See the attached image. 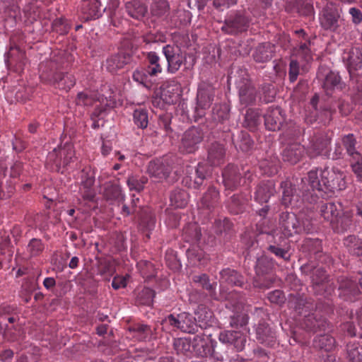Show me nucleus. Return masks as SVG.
<instances>
[{
  "label": "nucleus",
  "instance_id": "6ab92c4d",
  "mask_svg": "<svg viewBox=\"0 0 362 362\" xmlns=\"http://www.w3.org/2000/svg\"><path fill=\"white\" fill-rule=\"evenodd\" d=\"M301 326L308 332H317L327 329L329 324L327 320L320 315L317 310L315 313L305 315Z\"/></svg>",
  "mask_w": 362,
  "mask_h": 362
},
{
  "label": "nucleus",
  "instance_id": "37998d69",
  "mask_svg": "<svg viewBox=\"0 0 362 362\" xmlns=\"http://www.w3.org/2000/svg\"><path fill=\"white\" fill-rule=\"evenodd\" d=\"M341 143L349 158H355L362 156L356 148L357 141L353 134H348L341 138Z\"/></svg>",
  "mask_w": 362,
  "mask_h": 362
},
{
  "label": "nucleus",
  "instance_id": "052dcab7",
  "mask_svg": "<svg viewBox=\"0 0 362 362\" xmlns=\"http://www.w3.org/2000/svg\"><path fill=\"white\" fill-rule=\"evenodd\" d=\"M45 249V245L39 238H32L28 244L27 252L30 257H37Z\"/></svg>",
  "mask_w": 362,
  "mask_h": 362
},
{
  "label": "nucleus",
  "instance_id": "bf43d9fd",
  "mask_svg": "<svg viewBox=\"0 0 362 362\" xmlns=\"http://www.w3.org/2000/svg\"><path fill=\"white\" fill-rule=\"evenodd\" d=\"M151 77H153V76H150L147 73V69L146 68H139L136 69L132 75L133 79L142 84L146 88H149L151 86V82L150 78Z\"/></svg>",
  "mask_w": 362,
  "mask_h": 362
},
{
  "label": "nucleus",
  "instance_id": "c85d7f7f",
  "mask_svg": "<svg viewBox=\"0 0 362 362\" xmlns=\"http://www.w3.org/2000/svg\"><path fill=\"white\" fill-rule=\"evenodd\" d=\"M342 211L341 205L339 203H322L320 207L321 217L331 225Z\"/></svg>",
  "mask_w": 362,
  "mask_h": 362
},
{
  "label": "nucleus",
  "instance_id": "cd10ccee",
  "mask_svg": "<svg viewBox=\"0 0 362 362\" xmlns=\"http://www.w3.org/2000/svg\"><path fill=\"white\" fill-rule=\"evenodd\" d=\"M132 59V55L129 52L119 51L117 54L110 57L106 60V68L112 73L124 67Z\"/></svg>",
  "mask_w": 362,
  "mask_h": 362
},
{
  "label": "nucleus",
  "instance_id": "6e6d98bb",
  "mask_svg": "<svg viewBox=\"0 0 362 362\" xmlns=\"http://www.w3.org/2000/svg\"><path fill=\"white\" fill-rule=\"evenodd\" d=\"M62 156V166L65 168L69 163L74 162L75 158V151L71 144L66 143L59 150Z\"/></svg>",
  "mask_w": 362,
  "mask_h": 362
},
{
  "label": "nucleus",
  "instance_id": "423d86ee",
  "mask_svg": "<svg viewBox=\"0 0 362 362\" xmlns=\"http://www.w3.org/2000/svg\"><path fill=\"white\" fill-rule=\"evenodd\" d=\"M250 18L240 11L228 14L225 20L221 30L228 35H235L247 30Z\"/></svg>",
  "mask_w": 362,
  "mask_h": 362
},
{
  "label": "nucleus",
  "instance_id": "473e14b6",
  "mask_svg": "<svg viewBox=\"0 0 362 362\" xmlns=\"http://www.w3.org/2000/svg\"><path fill=\"white\" fill-rule=\"evenodd\" d=\"M220 283L228 284L231 286H242L243 284V276L237 271L226 268L220 272Z\"/></svg>",
  "mask_w": 362,
  "mask_h": 362
},
{
  "label": "nucleus",
  "instance_id": "7ed1b4c3",
  "mask_svg": "<svg viewBox=\"0 0 362 362\" xmlns=\"http://www.w3.org/2000/svg\"><path fill=\"white\" fill-rule=\"evenodd\" d=\"M253 315L257 321L254 326L257 341L267 346H274L276 335L275 330L266 322L268 314L263 308H255Z\"/></svg>",
  "mask_w": 362,
  "mask_h": 362
},
{
  "label": "nucleus",
  "instance_id": "aec40b11",
  "mask_svg": "<svg viewBox=\"0 0 362 362\" xmlns=\"http://www.w3.org/2000/svg\"><path fill=\"white\" fill-rule=\"evenodd\" d=\"M218 339L223 344L233 345L237 351H241L245 346L246 335L240 331L224 330L220 332Z\"/></svg>",
  "mask_w": 362,
  "mask_h": 362
},
{
  "label": "nucleus",
  "instance_id": "c9c22d12",
  "mask_svg": "<svg viewBox=\"0 0 362 362\" xmlns=\"http://www.w3.org/2000/svg\"><path fill=\"white\" fill-rule=\"evenodd\" d=\"M352 224V216L348 212L341 213L334 221L330 225L337 233H344L348 230Z\"/></svg>",
  "mask_w": 362,
  "mask_h": 362
},
{
  "label": "nucleus",
  "instance_id": "ddd939ff",
  "mask_svg": "<svg viewBox=\"0 0 362 362\" xmlns=\"http://www.w3.org/2000/svg\"><path fill=\"white\" fill-rule=\"evenodd\" d=\"M172 170L171 162L168 157L151 160L148 165V175L156 182L166 179Z\"/></svg>",
  "mask_w": 362,
  "mask_h": 362
},
{
  "label": "nucleus",
  "instance_id": "dca6fc26",
  "mask_svg": "<svg viewBox=\"0 0 362 362\" xmlns=\"http://www.w3.org/2000/svg\"><path fill=\"white\" fill-rule=\"evenodd\" d=\"M279 228L286 238L300 233L299 218L293 213H281L279 217Z\"/></svg>",
  "mask_w": 362,
  "mask_h": 362
},
{
  "label": "nucleus",
  "instance_id": "39448f33",
  "mask_svg": "<svg viewBox=\"0 0 362 362\" xmlns=\"http://www.w3.org/2000/svg\"><path fill=\"white\" fill-rule=\"evenodd\" d=\"M310 41L300 42L298 47L293 50L289 63L288 78L291 83H294L300 73V61L309 62L312 59V54L309 48Z\"/></svg>",
  "mask_w": 362,
  "mask_h": 362
},
{
  "label": "nucleus",
  "instance_id": "3c124183",
  "mask_svg": "<svg viewBox=\"0 0 362 362\" xmlns=\"http://www.w3.org/2000/svg\"><path fill=\"white\" fill-rule=\"evenodd\" d=\"M323 88L327 92V94H329V91L335 88H341V78L338 74L329 71L325 76Z\"/></svg>",
  "mask_w": 362,
  "mask_h": 362
},
{
  "label": "nucleus",
  "instance_id": "0e129e2a",
  "mask_svg": "<svg viewBox=\"0 0 362 362\" xmlns=\"http://www.w3.org/2000/svg\"><path fill=\"white\" fill-rule=\"evenodd\" d=\"M245 200L240 194H234L230 197V203L228 204V209L230 213L238 214L243 211Z\"/></svg>",
  "mask_w": 362,
  "mask_h": 362
},
{
  "label": "nucleus",
  "instance_id": "13d9d810",
  "mask_svg": "<svg viewBox=\"0 0 362 362\" xmlns=\"http://www.w3.org/2000/svg\"><path fill=\"white\" fill-rule=\"evenodd\" d=\"M61 148L62 147L54 148L47 155V163L51 165L50 168L52 170L59 171L62 167V156L59 153Z\"/></svg>",
  "mask_w": 362,
  "mask_h": 362
},
{
  "label": "nucleus",
  "instance_id": "de8ad7c7",
  "mask_svg": "<svg viewBox=\"0 0 362 362\" xmlns=\"http://www.w3.org/2000/svg\"><path fill=\"white\" fill-rule=\"evenodd\" d=\"M104 196L107 200L116 201L117 202L124 200V194L122 193L120 187L110 182L107 183L105 187Z\"/></svg>",
  "mask_w": 362,
  "mask_h": 362
},
{
  "label": "nucleus",
  "instance_id": "20e7f679",
  "mask_svg": "<svg viewBox=\"0 0 362 362\" xmlns=\"http://www.w3.org/2000/svg\"><path fill=\"white\" fill-rule=\"evenodd\" d=\"M215 96V88L209 83L202 81L199 84L197 93V103L192 117L195 122L203 119L211 107Z\"/></svg>",
  "mask_w": 362,
  "mask_h": 362
},
{
  "label": "nucleus",
  "instance_id": "f8f14e48",
  "mask_svg": "<svg viewBox=\"0 0 362 362\" xmlns=\"http://www.w3.org/2000/svg\"><path fill=\"white\" fill-rule=\"evenodd\" d=\"M197 317H194L189 313H182L181 331L187 333H194L197 331V325L196 321L199 322L208 323L209 320L211 317V313L206 311L205 308H199L195 313Z\"/></svg>",
  "mask_w": 362,
  "mask_h": 362
},
{
  "label": "nucleus",
  "instance_id": "79ce46f5",
  "mask_svg": "<svg viewBox=\"0 0 362 362\" xmlns=\"http://www.w3.org/2000/svg\"><path fill=\"white\" fill-rule=\"evenodd\" d=\"M128 329L132 337L138 341L146 340L152 333L150 326L141 323L133 324L129 327Z\"/></svg>",
  "mask_w": 362,
  "mask_h": 362
},
{
  "label": "nucleus",
  "instance_id": "1a4fd4ad",
  "mask_svg": "<svg viewBox=\"0 0 362 362\" xmlns=\"http://www.w3.org/2000/svg\"><path fill=\"white\" fill-rule=\"evenodd\" d=\"M204 132L197 127L187 129L182 135L179 150L184 153H193L197 151L203 141Z\"/></svg>",
  "mask_w": 362,
  "mask_h": 362
},
{
  "label": "nucleus",
  "instance_id": "f257e3e1",
  "mask_svg": "<svg viewBox=\"0 0 362 362\" xmlns=\"http://www.w3.org/2000/svg\"><path fill=\"white\" fill-rule=\"evenodd\" d=\"M346 174L337 168L313 169L301 179L300 191L303 203L317 202L323 192H334L346 188Z\"/></svg>",
  "mask_w": 362,
  "mask_h": 362
},
{
  "label": "nucleus",
  "instance_id": "393cba45",
  "mask_svg": "<svg viewBox=\"0 0 362 362\" xmlns=\"http://www.w3.org/2000/svg\"><path fill=\"white\" fill-rule=\"evenodd\" d=\"M101 95L97 93V100L100 103V106L95 109V114L99 115L107 108H112L116 105L115 95L112 88L109 86H104Z\"/></svg>",
  "mask_w": 362,
  "mask_h": 362
},
{
  "label": "nucleus",
  "instance_id": "7c9ffc66",
  "mask_svg": "<svg viewBox=\"0 0 362 362\" xmlns=\"http://www.w3.org/2000/svg\"><path fill=\"white\" fill-rule=\"evenodd\" d=\"M220 202L219 191L214 187H209L201 199V206L209 211L218 206Z\"/></svg>",
  "mask_w": 362,
  "mask_h": 362
},
{
  "label": "nucleus",
  "instance_id": "0eeeda50",
  "mask_svg": "<svg viewBox=\"0 0 362 362\" xmlns=\"http://www.w3.org/2000/svg\"><path fill=\"white\" fill-rule=\"evenodd\" d=\"M325 5L320 13V23L326 30L334 32L339 27L340 14L336 5L325 0Z\"/></svg>",
  "mask_w": 362,
  "mask_h": 362
},
{
  "label": "nucleus",
  "instance_id": "a18cd8bd",
  "mask_svg": "<svg viewBox=\"0 0 362 362\" xmlns=\"http://www.w3.org/2000/svg\"><path fill=\"white\" fill-rule=\"evenodd\" d=\"M173 348L177 355L187 357L192 356L191 340L187 338H177L174 340Z\"/></svg>",
  "mask_w": 362,
  "mask_h": 362
},
{
  "label": "nucleus",
  "instance_id": "412c9836",
  "mask_svg": "<svg viewBox=\"0 0 362 362\" xmlns=\"http://www.w3.org/2000/svg\"><path fill=\"white\" fill-rule=\"evenodd\" d=\"M271 269V262L266 256H262L257 259L255 266V271L259 279L254 280V286L259 288H267L272 284L271 280H269L267 277H263L262 282L260 276H263L267 274Z\"/></svg>",
  "mask_w": 362,
  "mask_h": 362
},
{
  "label": "nucleus",
  "instance_id": "603ef678",
  "mask_svg": "<svg viewBox=\"0 0 362 362\" xmlns=\"http://www.w3.org/2000/svg\"><path fill=\"white\" fill-rule=\"evenodd\" d=\"M133 122L139 129H144L148 124V112L146 109L137 108L133 112Z\"/></svg>",
  "mask_w": 362,
  "mask_h": 362
},
{
  "label": "nucleus",
  "instance_id": "2eb2a0df",
  "mask_svg": "<svg viewBox=\"0 0 362 362\" xmlns=\"http://www.w3.org/2000/svg\"><path fill=\"white\" fill-rule=\"evenodd\" d=\"M95 175L90 168H85L81 172V185L78 193L86 201H93L95 191L93 188Z\"/></svg>",
  "mask_w": 362,
  "mask_h": 362
},
{
  "label": "nucleus",
  "instance_id": "69168bd1",
  "mask_svg": "<svg viewBox=\"0 0 362 362\" xmlns=\"http://www.w3.org/2000/svg\"><path fill=\"white\" fill-rule=\"evenodd\" d=\"M148 178L142 176L139 177L137 176H131L128 178L127 184L129 189L135 190L136 192H141L144 189V185L147 183Z\"/></svg>",
  "mask_w": 362,
  "mask_h": 362
},
{
  "label": "nucleus",
  "instance_id": "4468645a",
  "mask_svg": "<svg viewBox=\"0 0 362 362\" xmlns=\"http://www.w3.org/2000/svg\"><path fill=\"white\" fill-rule=\"evenodd\" d=\"M244 72L246 74L245 71ZM237 86L240 104L245 106L255 104L257 98H258L257 92L255 86L251 81L247 78V76H246V77H243L238 83Z\"/></svg>",
  "mask_w": 362,
  "mask_h": 362
},
{
  "label": "nucleus",
  "instance_id": "8fccbe9b",
  "mask_svg": "<svg viewBox=\"0 0 362 362\" xmlns=\"http://www.w3.org/2000/svg\"><path fill=\"white\" fill-rule=\"evenodd\" d=\"M97 100V93L91 90H83L79 92L76 98V103L81 106H90Z\"/></svg>",
  "mask_w": 362,
  "mask_h": 362
},
{
  "label": "nucleus",
  "instance_id": "f704fd0d",
  "mask_svg": "<svg viewBox=\"0 0 362 362\" xmlns=\"http://www.w3.org/2000/svg\"><path fill=\"white\" fill-rule=\"evenodd\" d=\"M274 46L269 42L259 44L253 53V58L255 62L264 63L272 58Z\"/></svg>",
  "mask_w": 362,
  "mask_h": 362
},
{
  "label": "nucleus",
  "instance_id": "e2e57ef3",
  "mask_svg": "<svg viewBox=\"0 0 362 362\" xmlns=\"http://www.w3.org/2000/svg\"><path fill=\"white\" fill-rule=\"evenodd\" d=\"M169 8L170 6L167 0L155 1L151 6V12L153 16L160 17L168 11Z\"/></svg>",
  "mask_w": 362,
  "mask_h": 362
},
{
  "label": "nucleus",
  "instance_id": "e433bc0d",
  "mask_svg": "<svg viewBox=\"0 0 362 362\" xmlns=\"http://www.w3.org/2000/svg\"><path fill=\"white\" fill-rule=\"evenodd\" d=\"M128 15L135 19H141L147 11L146 6L138 0L128 1L125 4Z\"/></svg>",
  "mask_w": 362,
  "mask_h": 362
},
{
  "label": "nucleus",
  "instance_id": "f03ea898",
  "mask_svg": "<svg viewBox=\"0 0 362 362\" xmlns=\"http://www.w3.org/2000/svg\"><path fill=\"white\" fill-rule=\"evenodd\" d=\"M64 66L52 59L43 62L40 64V78L42 82L51 84L55 88L66 91L69 90L76 84V78L73 74L61 71Z\"/></svg>",
  "mask_w": 362,
  "mask_h": 362
},
{
  "label": "nucleus",
  "instance_id": "c03bdc74",
  "mask_svg": "<svg viewBox=\"0 0 362 362\" xmlns=\"http://www.w3.org/2000/svg\"><path fill=\"white\" fill-rule=\"evenodd\" d=\"M261 122V113L259 109L249 108L247 110L244 124L250 131H255Z\"/></svg>",
  "mask_w": 362,
  "mask_h": 362
},
{
  "label": "nucleus",
  "instance_id": "b1692460",
  "mask_svg": "<svg viewBox=\"0 0 362 362\" xmlns=\"http://www.w3.org/2000/svg\"><path fill=\"white\" fill-rule=\"evenodd\" d=\"M276 192L275 184L272 180L262 181L257 185L254 198L259 204L267 203Z\"/></svg>",
  "mask_w": 362,
  "mask_h": 362
},
{
  "label": "nucleus",
  "instance_id": "c756f323",
  "mask_svg": "<svg viewBox=\"0 0 362 362\" xmlns=\"http://www.w3.org/2000/svg\"><path fill=\"white\" fill-rule=\"evenodd\" d=\"M192 343V354L197 357H207L211 353L212 346L203 334H197L193 338Z\"/></svg>",
  "mask_w": 362,
  "mask_h": 362
},
{
  "label": "nucleus",
  "instance_id": "9b49d317",
  "mask_svg": "<svg viewBox=\"0 0 362 362\" xmlns=\"http://www.w3.org/2000/svg\"><path fill=\"white\" fill-rule=\"evenodd\" d=\"M300 250L308 258L320 262H327L329 258L323 253L322 240L319 238H305L300 245Z\"/></svg>",
  "mask_w": 362,
  "mask_h": 362
},
{
  "label": "nucleus",
  "instance_id": "774afa93",
  "mask_svg": "<svg viewBox=\"0 0 362 362\" xmlns=\"http://www.w3.org/2000/svg\"><path fill=\"white\" fill-rule=\"evenodd\" d=\"M349 161L356 181L362 182V156L355 158H349Z\"/></svg>",
  "mask_w": 362,
  "mask_h": 362
},
{
  "label": "nucleus",
  "instance_id": "4d7b16f0",
  "mask_svg": "<svg viewBox=\"0 0 362 362\" xmlns=\"http://www.w3.org/2000/svg\"><path fill=\"white\" fill-rule=\"evenodd\" d=\"M347 356L351 362H362V346L358 343L349 342L346 346Z\"/></svg>",
  "mask_w": 362,
  "mask_h": 362
},
{
  "label": "nucleus",
  "instance_id": "680f3d73",
  "mask_svg": "<svg viewBox=\"0 0 362 362\" xmlns=\"http://www.w3.org/2000/svg\"><path fill=\"white\" fill-rule=\"evenodd\" d=\"M262 93H259L258 98L265 103H271L275 98L276 91L270 83H264L260 87Z\"/></svg>",
  "mask_w": 362,
  "mask_h": 362
},
{
  "label": "nucleus",
  "instance_id": "f3484780",
  "mask_svg": "<svg viewBox=\"0 0 362 362\" xmlns=\"http://www.w3.org/2000/svg\"><path fill=\"white\" fill-rule=\"evenodd\" d=\"M339 297L345 301H354L360 296V290L356 284L346 276L338 279Z\"/></svg>",
  "mask_w": 362,
  "mask_h": 362
},
{
  "label": "nucleus",
  "instance_id": "864d4df0",
  "mask_svg": "<svg viewBox=\"0 0 362 362\" xmlns=\"http://www.w3.org/2000/svg\"><path fill=\"white\" fill-rule=\"evenodd\" d=\"M189 12L185 9L177 8L171 13L170 22L175 27L185 25L189 21Z\"/></svg>",
  "mask_w": 362,
  "mask_h": 362
},
{
  "label": "nucleus",
  "instance_id": "58836bf2",
  "mask_svg": "<svg viewBox=\"0 0 362 362\" xmlns=\"http://www.w3.org/2000/svg\"><path fill=\"white\" fill-rule=\"evenodd\" d=\"M281 188L282 189V204L288 206L289 205L293 206H300L297 203H293L295 202V198L298 197V195H295L293 194V188L292 187L291 183L289 181H284L281 183ZM298 200L296 199V202Z\"/></svg>",
  "mask_w": 362,
  "mask_h": 362
},
{
  "label": "nucleus",
  "instance_id": "a19ab883",
  "mask_svg": "<svg viewBox=\"0 0 362 362\" xmlns=\"http://www.w3.org/2000/svg\"><path fill=\"white\" fill-rule=\"evenodd\" d=\"M313 346L328 352L332 351L336 346V340L334 337L328 334H321L314 339Z\"/></svg>",
  "mask_w": 362,
  "mask_h": 362
},
{
  "label": "nucleus",
  "instance_id": "72a5a7b5",
  "mask_svg": "<svg viewBox=\"0 0 362 362\" xmlns=\"http://www.w3.org/2000/svg\"><path fill=\"white\" fill-rule=\"evenodd\" d=\"M81 11L86 21L98 18L101 16L100 3L99 0H90L83 3Z\"/></svg>",
  "mask_w": 362,
  "mask_h": 362
},
{
  "label": "nucleus",
  "instance_id": "4be33fe9",
  "mask_svg": "<svg viewBox=\"0 0 362 362\" xmlns=\"http://www.w3.org/2000/svg\"><path fill=\"white\" fill-rule=\"evenodd\" d=\"M223 183L226 191H233L240 184V173L237 166L229 164L222 173Z\"/></svg>",
  "mask_w": 362,
  "mask_h": 362
},
{
  "label": "nucleus",
  "instance_id": "a211bd4d",
  "mask_svg": "<svg viewBox=\"0 0 362 362\" xmlns=\"http://www.w3.org/2000/svg\"><path fill=\"white\" fill-rule=\"evenodd\" d=\"M328 275L322 267H315L312 275V282L316 293L320 295H329L333 291L327 281Z\"/></svg>",
  "mask_w": 362,
  "mask_h": 362
},
{
  "label": "nucleus",
  "instance_id": "5fc2aeb1",
  "mask_svg": "<svg viewBox=\"0 0 362 362\" xmlns=\"http://www.w3.org/2000/svg\"><path fill=\"white\" fill-rule=\"evenodd\" d=\"M211 118L214 122H223L229 118V110L226 105L216 104L212 109Z\"/></svg>",
  "mask_w": 362,
  "mask_h": 362
},
{
  "label": "nucleus",
  "instance_id": "4c0bfd02",
  "mask_svg": "<svg viewBox=\"0 0 362 362\" xmlns=\"http://www.w3.org/2000/svg\"><path fill=\"white\" fill-rule=\"evenodd\" d=\"M192 281L195 284H198L200 286H202L204 289L208 291L209 295L213 299H217L216 296V282L211 283L209 280V277L206 274H202L199 275H194L192 277Z\"/></svg>",
  "mask_w": 362,
  "mask_h": 362
},
{
  "label": "nucleus",
  "instance_id": "5701e85b",
  "mask_svg": "<svg viewBox=\"0 0 362 362\" xmlns=\"http://www.w3.org/2000/svg\"><path fill=\"white\" fill-rule=\"evenodd\" d=\"M305 148L300 144L295 142L288 144L282 151V159L291 165L299 162L303 157Z\"/></svg>",
  "mask_w": 362,
  "mask_h": 362
},
{
  "label": "nucleus",
  "instance_id": "49530a36",
  "mask_svg": "<svg viewBox=\"0 0 362 362\" xmlns=\"http://www.w3.org/2000/svg\"><path fill=\"white\" fill-rule=\"evenodd\" d=\"M344 245L349 252L355 256H362V240L355 235H349L344 240Z\"/></svg>",
  "mask_w": 362,
  "mask_h": 362
},
{
  "label": "nucleus",
  "instance_id": "bb28decb",
  "mask_svg": "<svg viewBox=\"0 0 362 362\" xmlns=\"http://www.w3.org/2000/svg\"><path fill=\"white\" fill-rule=\"evenodd\" d=\"M226 148L220 143H212L208 148L207 160L211 165L218 166L225 162Z\"/></svg>",
  "mask_w": 362,
  "mask_h": 362
},
{
  "label": "nucleus",
  "instance_id": "9d476101",
  "mask_svg": "<svg viewBox=\"0 0 362 362\" xmlns=\"http://www.w3.org/2000/svg\"><path fill=\"white\" fill-rule=\"evenodd\" d=\"M330 138L325 133L317 132L310 140L307 153L310 157L322 156L327 157L330 151Z\"/></svg>",
  "mask_w": 362,
  "mask_h": 362
},
{
  "label": "nucleus",
  "instance_id": "09e8293b",
  "mask_svg": "<svg viewBox=\"0 0 362 362\" xmlns=\"http://www.w3.org/2000/svg\"><path fill=\"white\" fill-rule=\"evenodd\" d=\"M187 193L182 189L173 190L170 196V205L175 208H183L187 204Z\"/></svg>",
  "mask_w": 362,
  "mask_h": 362
},
{
  "label": "nucleus",
  "instance_id": "a878e982",
  "mask_svg": "<svg viewBox=\"0 0 362 362\" xmlns=\"http://www.w3.org/2000/svg\"><path fill=\"white\" fill-rule=\"evenodd\" d=\"M264 117V125L269 131L279 130L284 121L281 110L278 107H269Z\"/></svg>",
  "mask_w": 362,
  "mask_h": 362
},
{
  "label": "nucleus",
  "instance_id": "338daca9",
  "mask_svg": "<svg viewBox=\"0 0 362 362\" xmlns=\"http://www.w3.org/2000/svg\"><path fill=\"white\" fill-rule=\"evenodd\" d=\"M249 317L247 314L237 312L230 317V325L235 328L246 327Z\"/></svg>",
  "mask_w": 362,
  "mask_h": 362
},
{
  "label": "nucleus",
  "instance_id": "2f4dec72",
  "mask_svg": "<svg viewBox=\"0 0 362 362\" xmlns=\"http://www.w3.org/2000/svg\"><path fill=\"white\" fill-rule=\"evenodd\" d=\"M289 306L293 308L299 315H306L313 308V302L310 299L304 298L300 296L291 295L289 301Z\"/></svg>",
  "mask_w": 362,
  "mask_h": 362
},
{
  "label": "nucleus",
  "instance_id": "ea45409f",
  "mask_svg": "<svg viewBox=\"0 0 362 362\" xmlns=\"http://www.w3.org/2000/svg\"><path fill=\"white\" fill-rule=\"evenodd\" d=\"M147 73L150 76H156L163 71V67L160 64V57L155 52H149L146 54Z\"/></svg>",
  "mask_w": 362,
  "mask_h": 362
},
{
  "label": "nucleus",
  "instance_id": "6e6552de",
  "mask_svg": "<svg viewBox=\"0 0 362 362\" xmlns=\"http://www.w3.org/2000/svg\"><path fill=\"white\" fill-rule=\"evenodd\" d=\"M162 52L167 61L168 73H176L186 61V53L175 45H166L163 47Z\"/></svg>",
  "mask_w": 362,
  "mask_h": 362
}]
</instances>
